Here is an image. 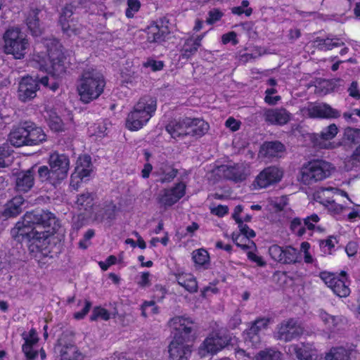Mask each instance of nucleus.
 <instances>
[{
	"label": "nucleus",
	"mask_w": 360,
	"mask_h": 360,
	"mask_svg": "<svg viewBox=\"0 0 360 360\" xmlns=\"http://www.w3.org/2000/svg\"><path fill=\"white\" fill-rule=\"evenodd\" d=\"M266 122L277 125H283L291 119V114L284 108H274L267 110L264 112Z\"/></svg>",
	"instance_id": "bb28decb"
},
{
	"label": "nucleus",
	"mask_w": 360,
	"mask_h": 360,
	"mask_svg": "<svg viewBox=\"0 0 360 360\" xmlns=\"http://www.w3.org/2000/svg\"><path fill=\"white\" fill-rule=\"evenodd\" d=\"M288 353L295 354L299 360H318L317 350L311 343L290 345L288 347Z\"/></svg>",
	"instance_id": "aec40b11"
},
{
	"label": "nucleus",
	"mask_w": 360,
	"mask_h": 360,
	"mask_svg": "<svg viewBox=\"0 0 360 360\" xmlns=\"http://www.w3.org/2000/svg\"><path fill=\"white\" fill-rule=\"evenodd\" d=\"M64 33L68 36L78 34L77 22L74 19L65 21L64 23H60Z\"/></svg>",
	"instance_id": "603ef678"
},
{
	"label": "nucleus",
	"mask_w": 360,
	"mask_h": 360,
	"mask_svg": "<svg viewBox=\"0 0 360 360\" xmlns=\"http://www.w3.org/2000/svg\"><path fill=\"white\" fill-rule=\"evenodd\" d=\"M59 228V222L52 213L44 210L31 212L16 223L11 234L18 242L27 240L30 253L40 260L49 257V238Z\"/></svg>",
	"instance_id": "f257e3e1"
},
{
	"label": "nucleus",
	"mask_w": 360,
	"mask_h": 360,
	"mask_svg": "<svg viewBox=\"0 0 360 360\" xmlns=\"http://www.w3.org/2000/svg\"><path fill=\"white\" fill-rule=\"evenodd\" d=\"M46 52H38L34 55L33 60L39 68L52 77H59L65 72V66L61 45L56 39H49L46 43Z\"/></svg>",
	"instance_id": "f03ea898"
},
{
	"label": "nucleus",
	"mask_w": 360,
	"mask_h": 360,
	"mask_svg": "<svg viewBox=\"0 0 360 360\" xmlns=\"http://www.w3.org/2000/svg\"><path fill=\"white\" fill-rule=\"evenodd\" d=\"M176 280L181 286L190 292L198 290V283L195 278L191 274L183 273L176 276Z\"/></svg>",
	"instance_id": "e433bc0d"
},
{
	"label": "nucleus",
	"mask_w": 360,
	"mask_h": 360,
	"mask_svg": "<svg viewBox=\"0 0 360 360\" xmlns=\"http://www.w3.org/2000/svg\"><path fill=\"white\" fill-rule=\"evenodd\" d=\"M238 229L239 233L232 234V240L236 245L244 250L255 248V243L250 239L255 236V232L244 224H240Z\"/></svg>",
	"instance_id": "4be33fe9"
},
{
	"label": "nucleus",
	"mask_w": 360,
	"mask_h": 360,
	"mask_svg": "<svg viewBox=\"0 0 360 360\" xmlns=\"http://www.w3.org/2000/svg\"><path fill=\"white\" fill-rule=\"evenodd\" d=\"M209 129L207 122L200 119H191V123H189L188 130L190 136H201L204 135Z\"/></svg>",
	"instance_id": "58836bf2"
},
{
	"label": "nucleus",
	"mask_w": 360,
	"mask_h": 360,
	"mask_svg": "<svg viewBox=\"0 0 360 360\" xmlns=\"http://www.w3.org/2000/svg\"><path fill=\"white\" fill-rule=\"evenodd\" d=\"M319 217L317 214H314L306 218L304 222L299 218H295L291 221L290 229L296 235L301 236L305 232L304 226H307L310 230L315 229L314 224L319 221Z\"/></svg>",
	"instance_id": "a878e982"
},
{
	"label": "nucleus",
	"mask_w": 360,
	"mask_h": 360,
	"mask_svg": "<svg viewBox=\"0 0 360 360\" xmlns=\"http://www.w3.org/2000/svg\"><path fill=\"white\" fill-rule=\"evenodd\" d=\"M134 108L129 112L126 119V127L130 131H138L142 129L149 121Z\"/></svg>",
	"instance_id": "cd10ccee"
},
{
	"label": "nucleus",
	"mask_w": 360,
	"mask_h": 360,
	"mask_svg": "<svg viewBox=\"0 0 360 360\" xmlns=\"http://www.w3.org/2000/svg\"><path fill=\"white\" fill-rule=\"evenodd\" d=\"M269 205H267L270 211H279L283 210L287 205V198L285 196H280L270 198L268 199Z\"/></svg>",
	"instance_id": "49530a36"
},
{
	"label": "nucleus",
	"mask_w": 360,
	"mask_h": 360,
	"mask_svg": "<svg viewBox=\"0 0 360 360\" xmlns=\"http://www.w3.org/2000/svg\"><path fill=\"white\" fill-rule=\"evenodd\" d=\"M173 339L193 340V321L189 317L178 316L171 319L168 323Z\"/></svg>",
	"instance_id": "6e6552de"
},
{
	"label": "nucleus",
	"mask_w": 360,
	"mask_h": 360,
	"mask_svg": "<svg viewBox=\"0 0 360 360\" xmlns=\"http://www.w3.org/2000/svg\"><path fill=\"white\" fill-rule=\"evenodd\" d=\"M169 34L167 26L162 25H153L147 30V39L149 42L160 43L163 41Z\"/></svg>",
	"instance_id": "7c9ffc66"
},
{
	"label": "nucleus",
	"mask_w": 360,
	"mask_h": 360,
	"mask_svg": "<svg viewBox=\"0 0 360 360\" xmlns=\"http://www.w3.org/2000/svg\"><path fill=\"white\" fill-rule=\"evenodd\" d=\"M298 255L297 250L290 246L283 248L282 263L291 264L296 262L298 259Z\"/></svg>",
	"instance_id": "09e8293b"
},
{
	"label": "nucleus",
	"mask_w": 360,
	"mask_h": 360,
	"mask_svg": "<svg viewBox=\"0 0 360 360\" xmlns=\"http://www.w3.org/2000/svg\"><path fill=\"white\" fill-rule=\"evenodd\" d=\"M270 320L266 318L257 319L251 327L244 333V343L248 348H257L261 344L259 333L265 330Z\"/></svg>",
	"instance_id": "4468645a"
},
{
	"label": "nucleus",
	"mask_w": 360,
	"mask_h": 360,
	"mask_svg": "<svg viewBox=\"0 0 360 360\" xmlns=\"http://www.w3.org/2000/svg\"><path fill=\"white\" fill-rule=\"evenodd\" d=\"M329 193H331L330 187L326 188H321L314 194V200L326 207V204L329 203L330 201L329 196H328Z\"/></svg>",
	"instance_id": "3c124183"
},
{
	"label": "nucleus",
	"mask_w": 360,
	"mask_h": 360,
	"mask_svg": "<svg viewBox=\"0 0 360 360\" xmlns=\"http://www.w3.org/2000/svg\"><path fill=\"white\" fill-rule=\"evenodd\" d=\"M189 123H191V118L188 117L174 120L171 122L166 129L172 138H182L185 136H190Z\"/></svg>",
	"instance_id": "393cba45"
},
{
	"label": "nucleus",
	"mask_w": 360,
	"mask_h": 360,
	"mask_svg": "<svg viewBox=\"0 0 360 360\" xmlns=\"http://www.w3.org/2000/svg\"><path fill=\"white\" fill-rule=\"evenodd\" d=\"M4 51L15 59L23 58L30 50L27 34L18 27H11L4 34Z\"/></svg>",
	"instance_id": "39448f33"
},
{
	"label": "nucleus",
	"mask_w": 360,
	"mask_h": 360,
	"mask_svg": "<svg viewBox=\"0 0 360 360\" xmlns=\"http://www.w3.org/2000/svg\"><path fill=\"white\" fill-rule=\"evenodd\" d=\"M26 122L21 126L13 127L9 134V141L16 147L27 146Z\"/></svg>",
	"instance_id": "2f4dec72"
},
{
	"label": "nucleus",
	"mask_w": 360,
	"mask_h": 360,
	"mask_svg": "<svg viewBox=\"0 0 360 360\" xmlns=\"http://www.w3.org/2000/svg\"><path fill=\"white\" fill-rule=\"evenodd\" d=\"M338 133V128L335 124H330L323 129L316 139L315 144L320 148L334 149L340 146V142L331 141Z\"/></svg>",
	"instance_id": "6ab92c4d"
},
{
	"label": "nucleus",
	"mask_w": 360,
	"mask_h": 360,
	"mask_svg": "<svg viewBox=\"0 0 360 360\" xmlns=\"http://www.w3.org/2000/svg\"><path fill=\"white\" fill-rule=\"evenodd\" d=\"M223 15L224 13L219 9H212L208 13V17L206 20V22L207 24L212 25L214 22L219 21Z\"/></svg>",
	"instance_id": "0e129e2a"
},
{
	"label": "nucleus",
	"mask_w": 360,
	"mask_h": 360,
	"mask_svg": "<svg viewBox=\"0 0 360 360\" xmlns=\"http://www.w3.org/2000/svg\"><path fill=\"white\" fill-rule=\"evenodd\" d=\"M192 341L172 338L168 346L169 359L188 360L192 352L189 342Z\"/></svg>",
	"instance_id": "f3484780"
},
{
	"label": "nucleus",
	"mask_w": 360,
	"mask_h": 360,
	"mask_svg": "<svg viewBox=\"0 0 360 360\" xmlns=\"http://www.w3.org/2000/svg\"><path fill=\"white\" fill-rule=\"evenodd\" d=\"M283 248L281 247L274 245H271L269 249V253L271 257L276 262L282 263L283 261Z\"/></svg>",
	"instance_id": "680f3d73"
},
{
	"label": "nucleus",
	"mask_w": 360,
	"mask_h": 360,
	"mask_svg": "<svg viewBox=\"0 0 360 360\" xmlns=\"http://www.w3.org/2000/svg\"><path fill=\"white\" fill-rule=\"evenodd\" d=\"M38 174L42 181H49L52 185L58 184L57 181H53L51 176V168L49 169L46 166H41L38 169Z\"/></svg>",
	"instance_id": "bf43d9fd"
},
{
	"label": "nucleus",
	"mask_w": 360,
	"mask_h": 360,
	"mask_svg": "<svg viewBox=\"0 0 360 360\" xmlns=\"http://www.w3.org/2000/svg\"><path fill=\"white\" fill-rule=\"evenodd\" d=\"M214 173L235 182L244 181L250 174V165L244 162L218 167Z\"/></svg>",
	"instance_id": "f8f14e48"
},
{
	"label": "nucleus",
	"mask_w": 360,
	"mask_h": 360,
	"mask_svg": "<svg viewBox=\"0 0 360 360\" xmlns=\"http://www.w3.org/2000/svg\"><path fill=\"white\" fill-rule=\"evenodd\" d=\"M321 278L325 284L332 290L334 294L340 297H346L350 293L347 276L344 272L340 274L322 272Z\"/></svg>",
	"instance_id": "1a4fd4ad"
},
{
	"label": "nucleus",
	"mask_w": 360,
	"mask_h": 360,
	"mask_svg": "<svg viewBox=\"0 0 360 360\" xmlns=\"http://www.w3.org/2000/svg\"><path fill=\"white\" fill-rule=\"evenodd\" d=\"M39 11L38 9L31 10L26 18L27 25L32 34L34 37L39 36L43 31V28L39 21Z\"/></svg>",
	"instance_id": "c9c22d12"
},
{
	"label": "nucleus",
	"mask_w": 360,
	"mask_h": 360,
	"mask_svg": "<svg viewBox=\"0 0 360 360\" xmlns=\"http://www.w3.org/2000/svg\"><path fill=\"white\" fill-rule=\"evenodd\" d=\"M325 207L331 215L338 219H343L345 216V211L346 207L340 204L336 203L333 200H330Z\"/></svg>",
	"instance_id": "37998d69"
},
{
	"label": "nucleus",
	"mask_w": 360,
	"mask_h": 360,
	"mask_svg": "<svg viewBox=\"0 0 360 360\" xmlns=\"http://www.w3.org/2000/svg\"><path fill=\"white\" fill-rule=\"evenodd\" d=\"M315 87L316 94L319 96H324L334 91L335 85L332 81L323 79L319 81Z\"/></svg>",
	"instance_id": "c03bdc74"
},
{
	"label": "nucleus",
	"mask_w": 360,
	"mask_h": 360,
	"mask_svg": "<svg viewBox=\"0 0 360 360\" xmlns=\"http://www.w3.org/2000/svg\"><path fill=\"white\" fill-rule=\"evenodd\" d=\"M158 313V308L153 302H146L142 306V314L144 316L156 314Z\"/></svg>",
	"instance_id": "e2e57ef3"
},
{
	"label": "nucleus",
	"mask_w": 360,
	"mask_h": 360,
	"mask_svg": "<svg viewBox=\"0 0 360 360\" xmlns=\"http://www.w3.org/2000/svg\"><path fill=\"white\" fill-rule=\"evenodd\" d=\"M192 259L195 266L207 268L210 264V257L205 248H199L192 252Z\"/></svg>",
	"instance_id": "ea45409f"
},
{
	"label": "nucleus",
	"mask_w": 360,
	"mask_h": 360,
	"mask_svg": "<svg viewBox=\"0 0 360 360\" xmlns=\"http://www.w3.org/2000/svg\"><path fill=\"white\" fill-rule=\"evenodd\" d=\"M39 89V79L32 76L22 78L19 83L18 98L20 101L26 102L36 96Z\"/></svg>",
	"instance_id": "a211bd4d"
},
{
	"label": "nucleus",
	"mask_w": 360,
	"mask_h": 360,
	"mask_svg": "<svg viewBox=\"0 0 360 360\" xmlns=\"http://www.w3.org/2000/svg\"><path fill=\"white\" fill-rule=\"evenodd\" d=\"M221 42L223 44H227L231 42L233 45H236L238 43L237 34L232 31L223 34L221 36Z\"/></svg>",
	"instance_id": "774afa93"
},
{
	"label": "nucleus",
	"mask_w": 360,
	"mask_h": 360,
	"mask_svg": "<svg viewBox=\"0 0 360 360\" xmlns=\"http://www.w3.org/2000/svg\"><path fill=\"white\" fill-rule=\"evenodd\" d=\"M164 64L160 60H155L153 59H148L143 63V67L150 68L153 71H158L162 69Z\"/></svg>",
	"instance_id": "338daca9"
},
{
	"label": "nucleus",
	"mask_w": 360,
	"mask_h": 360,
	"mask_svg": "<svg viewBox=\"0 0 360 360\" xmlns=\"http://www.w3.org/2000/svg\"><path fill=\"white\" fill-rule=\"evenodd\" d=\"M319 317L323 322L327 333L339 330L343 323V319L341 316L330 315L323 310L319 311Z\"/></svg>",
	"instance_id": "c756f323"
},
{
	"label": "nucleus",
	"mask_w": 360,
	"mask_h": 360,
	"mask_svg": "<svg viewBox=\"0 0 360 360\" xmlns=\"http://www.w3.org/2000/svg\"><path fill=\"white\" fill-rule=\"evenodd\" d=\"M344 137L352 143L360 141V129L347 127L345 129Z\"/></svg>",
	"instance_id": "5fc2aeb1"
},
{
	"label": "nucleus",
	"mask_w": 360,
	"mask_h": 360,
	"mask_svg": "<svg viewBox=\"0 0 360 360\" xmlns=\"http://www.w3.org/2000/svg\"><path fill=\"white\" fill-rule=\"evenodd\" d=\"M133 108L150 120L157 110V100L150 96H144L139 99Z\"/></svg>",
	"instance_id": "b1692460"
},
{
	"label": "nucleus",
	"mask_w": 360,
	"mask_h": 360,
	"mask_svg": "<svg viewBox=\"0 0 360 360\" xmlns=\"http://www.w3.org/2000/svg\"><path fill=\"white\" fill-rule=\"evenodd\" d=\"M44 117L46 119L50 128L55 131H62L68 129L73 120L72 115L70 112H68V117L62 120L58 116L55 110H47Z\"/></svg>",
	"instance_id": "5701e85b"
},
{
	"label": "nucleus",
	"mask_w": 360,
	"mask_h": 360,
	"mask_svg": "<svg viewBox=\"0 0 360 360\" xmlns=\"http://www.w3.org/2000/svg\"><path fill=\"white\" fill-rule=\"evenodd\" d=\"M284 152V146L278 141L264 143L259 150V155L268 158L281 157Z\"/></svg>",
	"instance_id": "473e14b6"
},
{
	"label": "nucleus",
	"mask_w": 360,
	"mask_h": 360,
	"mask_svg": "<svg viewBox=\"0 0 360 360\" xmlns=\"http://www.w3.org/2000/svg\"><path fill=\"white\" fill-rule=\"evenodd\" d=\"M335 172V166L327 161L314 160L302 165L297 181L304 185L311 186L329 178Z\"/></svg>",
	"instance_id": "20e7f679"
},
{
	"label": "nucleus",
	"mask_w": 360,
	"mask_h": 360,
	"mask_svg": "<svg viewBox=\"0 0 360 360\" xmlns=\"http://www.w3.org/2000/svg\"><path fill=\"white\" fill-rule=\"evenodd\" d=\"M303 333L302 326L294 319L283 321L275 333V338L278 340L290 341Z\"/></svg>",
	"instance_id": "dca6fc26"
},
{
	"label": "nucleus",
	"mask_w": 360,
	"mask_h": 360,
	"mask_svg": "<svg viewBox=\"0 0 360 360\" xmlns=\"http://www.w3.org/2000/svg\"><path fill=\"white\" fill-rule=\"evenodd\" d=\"M10 152L7 146L0 147V168L8 165Z\"/></svg>",
	"instance_id": "69168bd1"
},
{
	"label": "nucleus",
	"mask_w": 360,
	"mask_h": 360,
	"mask_svg": "<svg viewBox=\"0 0 360 360\" xmlns=\"http://www.w3.org/2000/svg\"><path fill=\"white\" fill-rule=\"evenodd\" d=\"M33 184L34 178L31 171L28 170L18 174L16 181L18 191L27 192L32 187Z\"/></svg>",
	"instance_id": "4c0bfd02"
},
{
	"label": "nucleus",
	"mask_w": 360,
	"mask_h": 360,
	"mask_svg": "<svg viewBox=\"0 0 360 360\" xmlns=\"http://www.w3.org/2000/svg\"><path fill=\"white\" fill-rule=\"evenodd\" d=\"M22 339L24 343L22 349L25 354L27 360H34L38 355L37 343L39 338L35 329L32 328L27 333H23Z\"/></svg>",
	"instance_id": "412c9836"
},
{
	"label": "nucleus",
	"mask_w": 360,
	"mask_h": 360,
	"mask_svg": "<svg viewBox=\"0 0 360 360\" xmlns=\"http://www.w3.org/2000/svg\"><path fill=\"white\" fill-rule=\"evenodd\" d=\"M49 165L51 168V176L53 181H57L59 184L67 177L70 169V160L66 155L58 153L51 154Z\"/></svg>",
	"instance_id": "9d476101"
},
{
	"label": "nucleus",
	"mask_w": 360,
	"mask_h": 360,
	"mask_svg": "<svg viewBox=\"0 0 360 360\" xmlns=\"http://www.w3.org/2000/svg\"><path fill=\"white\" fill-rule=\"evenodd\" d=\"M283 176L282 169L274 166L268 167L259 173L251 186L255 190L265 188L279 182Z\"/></svg>",
	"instance_id": "9b49d317"
},
{
	"label": "nucleus",
	"mask_w": 360,
	"mask_h": 360,
	"mask_svg": "<svg viewBox=\"0 0 360 360\" xmlns=\"http://www.w3.org/2000/svg\"><path fill=\"white\" fill-rule=\"evenodd\" d=\"M110 318V314L108 310L103 307H97L94 309L93 313L90 319L91 321H95L98 319H101L103 320L107 321Z\"/></svg>",
	"instance_id": "4d7b16f0"
},
{
	"label": "nucleus",
	"mask_w": 360,
	"mask_h": 360,
	"mask_svg": "<svg viewBox=\"0 0 360 360\" xmlns=\"http://www.w3.org/2000/svg\"><path fill=\"white\" fill-rule=\"evenodd\" d=\"M304 117L313 119H336L340 111L323 102H310L300 109Z\"/></svg>",
	"instance_id": "0eeeda50"
},
{
	"label": "nucleus",
	"mask_w": 360,
	"mask_h": 360,
	"mask_svg": "<svg viewBox=\"0 0 360 360\" xmlns=\"http://www.w3.org/2000/svg\"><path fill=\"white\" fill-rule=\"evenodd\" d=\"M249 1L248 0H243L241 3V6H235L231 8L232 13L238 15H240L242 14H245L246 16H250L252 10L251 8L248 7Z\"/></svg>",
	"instance_id": "6e6d98bb"
},
{
	"label": "nucleus",
	"mask_w": 360,
	"mask_h": 360,
	"mask_svg": "<svg viewBox=\"0 0 360 360\" xmlns=\"http://www.w3.org/2000/svg\"><path fill=\"white\" fill-rule=\"evenodd\" d=\"M56 352L60 354V360H83L82 354L78 352L73 345L62 346L61 342L55 347Z\"/></svg>",
	"instance_id": "72a5a7b5"
},
{
	"label": "nucleus",
	"mask_w": 360,
	"mask_h": 360,
	"mask_svg": "<svg viewBox=\"0 0 360 360\" xmlns=\"http://www.w3.org/2000/svg\"><path fill=\"white\" fill-rule=\"evenodd\" d=\"M350 352L348 349L343 347H332L328 353H326V360H349Z\"/></svg>",
	"instance_id": "a19ab883"
},
{
	"label": "nucleus",
	"mask_w": 360,
	"mask_h": 360,
	"mask_svg": "<svg viewBox=\"0 0 360 360\" xmlns=\"http://www.w3.org/2000/svg\"><path fill=\"white\" fill-rule=\"evenodd\" d=\"M200 46L194 41V38L187 39L181 50V56L185 58H188L194 55Z\"/></svg>",
	"instance_id": "79ce46f5"
},
{
	"label": "nucleus",
	"mask_w": 360,
	"mask_h": 360,
	"mask_svg": "<svg viewBox=\"0 0 360 360\" xmlns=\"http://www.w3.org/2000/svg\"><path fill=\"white\" fill-rule=\"evenodd\" d=\"M152 275L148 271H142L139 273L136 278L135 282L141 288H146L151 285Z\"/></svg>",
	"instance_id": "de8ad7c7"
},
{
	"label": "nucleus",
	"mask_w": 360,
	"mask_h": 360,
	"mask_svg": "<svg viewBox=\"0 0 360 360\" xmlns=\"http://www.w3.org/2000/svg\"><path fill=\"white\" fill-rule=\"evenodd\" d=\"M141 3L139 0H127V8L126 16L129 18H133L134 14L139 11Z\"/></svg>",
	"instance_id": "052dcab7"
},
{
	"label": "nucleus",
	"mask_w": 360,
	"mask_h": 360,
	"mask_svg": "<svg viewBox=\"0 0 360 360\" xmlns=\"http://www.w3.org/2000/svg\"><path fill=\"white\" fill-rule=\"evenodd\" d=\"M238 342L236 337L226 335L221 330H216L210 333L200 345L198 353L201 356L207 354L214 355L222 350L225 347L234 346Z\"/></svg>",
	"instance_id": "423d86ee"
},
{
	"label": "nucleus",
	"mask_w": 360,
	"mask_h": 360,
	"mask_svg": "<svg viewBox=\"0 0 360 360\" xmlns=\"http://www.w3.org/2000/svg\"><path fill=\"white\" fill-rule=\"evenodd\" d=\"M186 193V184L178 183L174 186L162 190L158 197L159 204L164 207H171L176 203Z\"/></svg>",
	"instance_id": "2eb2a0df"
},
{
	"label": "nucleus",
	"mask_w": 360,
	"mask_h": 360,
	"mask_svg": "<svg viewBox=\"0 0 360 360\" xmlns=\"http://www.w3.org/2000/svg\"><path fill=\"white\" fill-rule=\"evenodd\" d=\"M79 305H82L83 308L81 311H77L74 314V318L77 320L83 319L85 316L88 314L91 307V303L89 300L82 301L79 300L78 302Z\"/></svg>",
	"instance_id": "13d9d810"
},
{
	"label": "nucleus",
	"mask_w": 360,
	"mask_h": 360,
	"mask_svg": "<svg viewBox=\"0 0 360 360\" xmlns=\"http://www.w3.org/2000/svg\"><path fill=\"white\" fill-rule=\"evenodd\" d=\"M281 352L274 349L261 351L256 356L255 360H281Z\"/></svg>",
	"instance_id": "8fccbe9b"
},
{
	"label": "nucleus",
	"mask_w": 360,
	"mask_h": 360,
	"mask_svg": "<svg viewBox=\"0 0 360 360\" xmlns=\"http://www.w3.org/2000/svg\"><path fill=\"white\" fill-rule=\"evenodd\" d=\"M105 81L103 75L93 68L85 70L77 82V91L80 101L89 103L103 92Z\"/></svg>",
	"instance_id": "7ed1b4c3"
},
{
	"label": "nucleus",
	"mask_w": 360,
	"mask_h": 360,
	"mask_svg": "<svg viewBox=\"0 0 360 360\" xmlns=\"http://www.w3.org/2000/svg\"><path fill=\"white\" fill-rule=\"evenodd\" d=\"M24 202L21 196H16L8 202L3 211V216L11 217L18 215L22 212V205Z\"/></svg>",
	"instance_id": "f704fd0d"
},
{
	"label": "nucleus",
	"mask_w": 360,
	"mask_h": 360,
	"mask_svg": "<svg viewBox=\"0 0 360 360\" xmlns=\"http://www.w3.org/2000/svg\"><path fill=\"white\" fill-rule=\"evenodd\" d=\"M337 243V238L333 236H330L327 239L322 240L320 243V246L325 254H331Z\"/></svg>",
	"instance_id": "864d4df0"
},
{
	"label": "nucleus",
	"mask_w": 360,
	"mask_h": 360,
	"mask_svg": "<svg viewBox=\"0 0 360 360\" xmlns=\"http://www.w3.org/2000/svg\"><path fill=\"white\" fill-rule=\"evenodd\" d=\"M27 146L38 145L46 141L44 130L34 123L26 122Z\"/></svg>",
	"instance_id": "c85d7f7f"
},
{
	"label": "nucleus",
	"mask_w": 360,
	"mask_h": 360,
	"mask_svg": "<svg viewBox=\"0 0 360 360\" xmlns=\"http://www.w3.org/2000/svg\"><path fill=\"white\" fill-rule=\"evenodd\" d=\"M93 197L91 193H85L80 195L77 200V205L79 210L89 211L92 209Z\"/></svg>",
	"instance_id": "a18cd8bd"
},
{
	"label": "nucleus",
	"mask_w": 360,
	"mask_h": 360,
	"mask_svg": "<svg viewBox=\"0 0 360 360\" xmlns=\"http://www.w3.org/2000/svg\"><path fill=\"white\" fill-rule=\"evenodd\" d=\"M93 171L91 160L87 155H80L76 162L74 172L71 175L70 186L77 190L82 182L90 176Z\"/></svg>",
	"instance_id": "ddd939ff"
}]
</instances>
